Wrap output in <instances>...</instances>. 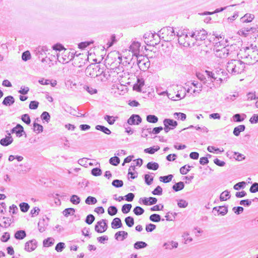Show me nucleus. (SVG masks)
Masks as SVG:
<instances>
[{
    "mask_svg": "<svg viewBox=\"0 0 258 258\" xmlns=\"http://www.w3.org/2000/svg\"><path fill=\"white\" fill-rule=\"evenodd\" d=\"M253 46L252 44L249 47H246L243 50H240V55L246 64H253L257 62L258 58V49Z\"/></svg>",
    "mask_w": 258,
    "mask_h": 258,
    "instance_id": "1",
    "label": "nucleus"
},
{
    "mask_svg": "<svg viewBox=\"0 0 258 258\" xmlns=\"http://www.w3.org/2000/svg\"><path fill=\"white\" fill-rule=\"evenodd\" d=\"M222 39L221 36L216 37L214 41H215L214 50L215 55L217 57L221 58H224L227 57L229 55H231L232 52L233 46H223L221 48H219V46H221V41Z\"/></svg>",
    "mask_w": 258,
    "mask_h": 258,
    "instance_id": "2",
    "label": "nucleus"
},
{
    "mask_svg": "<svg viewBox=\"0 0 258 258\" xmlns=\"http://www.w3.org/2000/svg\"><path fill=\"white\" fill-rule=\"evenodd\" d=\"M245 68V63L238 59H231L226 66L227 72L233 75L241 74L244 71Z\"/></svg>",
    "mask_w": 258,
    "mask_h": 258,
    "instance_id": "3",
    "label": "nucleus"
},
{
    "mask_svg": "<svg viewBox=\"0 0 258 258\" xmlns=\"http://www.w3.org/2000/svg\"><path fill=\"white\" fill-rule=\"evenodd\" d=\"M176 36L178 37V43L180 45L184 47H189L194 45L195 41L190 37V34L188 32L187 30H179L176 31Z\"/></svg>",
    "mask_w": 258,
    "mask_h": 258,
    "instance_id": "4",
    "label": "nucleus"
},
{
    "mask_svg": "<svg viewBox=\"0 0 258 258\" xmlns=\"http://www.w3.org/2000/svg\"><path fill=\"white\" fill-rule=\"evenodd\" d=\"M176 36V31L175 32L173 28L170 27H164L159 32V37L166 42L173 40Z\"/></svg>",
    "mask_w": 258,
    "mask_h": 258,
    "instance_id": "5",
    "label": "nucleus"
},
{
    "mask_svg": "<svg viewBox=\"0 0 258 258\" xmlns=\"http://www.w3.org/2000/svg\"><path fill=\"white\" fill-rule=\"evenodd\" d=\"M102 69L100 68L99 65L92 64L88 66L85 71L86 74L88 76L92 78L98 77L102 72H101Z\"/></svg>",
    "mask_w": 258,
    "mask_h": 258,
    "instance_id": "6",
    "label": "nucleus"
},
{
    "mask_svg": "<svg viewBox=\"0 0 258 258\" xmlns=\"http://www.w3.org/2000/svg\"><path fill=\"white\" fill-rule=\"evenodd\" d=\"M175 87L177 88L176 90H177V93L176 95V98H177V99L175 98L174 97H171V94L166 92L168 97L174 101L184 98L186 96L185 89L181 86L176 85Z\"/></svg>",
    "mask_w": 258,
    "mask_h": 258,
    "instance_id": "7",
    "label": "nucleus"
},
{
    "mask_svg": "<svg viewBox=\"0 0 258 258\" xmlns=\"http://www.w3.org/2000/svg\"><path fill=\"white\" fill-rule=\"evenodd\" d=\"M207 32L204 29L197 30L190 33V37L194 41L205 40L207 37Z\"/></svg>",
    "mask_w": 258,
    "mask_h": 258,
    "instance_id": "8",
    "label": "nucleus"
},
{
    "mask_svg": "<svg viewBox=\"0 0 258 258\" xmlns=\"http://www.w3.org/2000/svg\"><path fill=\"white\" fill-rule=\"evenodd\" d=\"M257 31V28L255 27H247L243 28L238 32L239 35L246 37L249 34L253 33Z\"/></svg>",
    "mask_w": 258,
    "mask_h": 258,
    "instance_id": "9",
    "label": "nucleus"
},
{
    "mask_svg": "<svg viewBox=\"0 0 258 258\" xmlns=\"http://www.w3.org/2000/svg\"><path fill=\"white\" fill-rule=\"evenodd\" d=\"M163 130V128L162 126L156 127H154L152 130L151 128H146V127H144L142 129V135L141 136L143 138H147L148 136V134H144L145 131L146 130L149 134H153L155 135L159 134L161 131Z\"/></svg>",
    "mask_w": 258,
    "mask_h": 258,
    "instance_id": "10",
    "label": "nucleus"
},
{
    "mask_svg": "<svg viewBox=\"0 0 258 258\" xmlns=\"http://www.w3.org/2000/svg\"><path fill=\"white\" fill-rule=\"evenodd\" d=\"M107 229L106 220L102 219L98 221L95 226V230L98 233H102Z\"/></svg>",
    "mask_w": 258,
    "mask_h": 258,
    "instance_id": "11",
    "label": "nucleus"
},
{
    "mask_svg": "<svg viewBox=\"0 0 258 258\" xmlns=\"http://www.w3.org/2000/svg\"><path fill=\"white\" fill-rule=\"evenodd\" d=\"M142 118L137 114H133L127 120L130 125H138L142 122Z\"/></svg>",
    "mask_w": 258,
    "mask_h": 258,
    "instance_id": "12",
    "label": "nucleus"
},
{
    "mask_svg": "<svg viewBox=\"0 0 258 258\" xmlns=\"http://www.w3.org/2000/svg\"><path fill=\"white\" fill-rule=\"evenodd\" d=\"M140 43L138 42L134 41L130 46V51L133 53V55L138 56L140 52Z\"/></svg>",
    "mask_w": 258,
    "mask_h": 258,
    "instance_id": "13",
    "label": "nucleus"
},
{
    "mask_svg": "<svg viewBox=\"0 0 258 258\" xmlns=\"http://www.w3.org/2000/svg\"><path fill=\"white\" fill-rule=\"evenodd\" d=\"M37 247V241L35 239L29 240L25 243V250L28 252L34 250Z\"/></svg>",
    "mask_w": 258,
    "mask_h": 258,
    "instance_id": "14",
    "label": "nucleus"
},
{
    "mask_svg": "<svg viewBox=\"0 0 258 258\" xmlns=\"http://www.w3.org/2000/svg\"><path fill=\"white\" fill-rule=\"evenodd\" d=\"M140 200L142 201L145 205H152L155 204L157 202V199L153 197L141 198Z\"/></svg>",
    "mask_w": 258,
    "mask_h": 258,
    "instance_id": "15",
    "label": "nucleus"
},
{
    "mask_svg": "<svg viewBox=\"0 0 258 258\" xmlns=\"http://www.w3.org/2000/svg\"><path fill=\"white\" fill-rule=\"evenodd\" d=\"M23 132H24L23 127L20 124H17V125L11 130L12 134L15 133L19 137L22 136V133Z\"/></svg>",
    "mask_w": 258,
    "mask_h": 258,
    "instance_id": "16",
    "label": "nucleus"
},
{
    "mask_svg": "<svg viewBox=\"0 0 258 258\" xmlns=\"http://www.w3.org/2000/svg\"><path fill=\"white\" fill-rule=\"evenodd\" d=\"M164 125H167V126L170 127L171 129L173 130L177 125L176 121L172 119L166 118L163 120Z\"/></svg>",
    "mask_w": 258,
    "mask_h": 258,
    "instance_id": "17",
    "label": "nucleus"
},
{
    "mask_svg": "<svg viewBox=\"0 0 258 258\" xmlns=\"http://www.w3.org/2000/svg\"><path fill=\"white\" fill-rule=\"evenodd\" d=\"M9 136L5 138H3L0 141V144L3 146H7L10 145L13 141L12 137L11 136L10 134H8Z\"/></svg>",
    "mask_w": 258,
    "mask_h": 258,
    "instance_id": "18",
    "label": "nucleus"
},
{
    "mask_svg": "<svg viewBox=\"0 0 258 258\" xmlns=\"http://www.w3.org/2000/svg\"><path fill=\"white\" fill-rule=\"evenodd\" d=\"M138 64L141 70L145 71L149 68L150 62L149 60H147L146 62L140 60L138 61Z\"/></svg>",
    "mask_w": 258,
    "mask_h": 258,
    "instance_id": "19",
    "label": "nucleus"
},
{
    "mask_svg": "<svg viewBox=\"0 0 258 258\" xmlns=\"http://www.w3.org/2000/svg\"><path fill=\"white\" fill-rule=\"evenodd\" d=\"M101 72H102V73L100 74L98 77V80H100L102 82L106 81L110 77V75L109 74V72L108 71H104L103 69H102Z\"/></svg>",
    "mask_w": 258,
    "mask_h": 258,
    "instance_id": "20",
    "label": "nucleus"
},
{
    "mask_svg": "<svg viewBox=\"0 0 258 258\" xmlns=\"http://www.w3.org/2000/svg\"><path fill=\"white\" fill-rule=\"evenodd\" d=\"M15 102V99L12 96H8L5 97L2 102L6 106H11Z\"/></svg>",
    "mask_w": 258,
    "mask_h": 258,
    "instance_id": "21",
    "label": "nucleus"
},
{
    "mask_svg": "<svg viewBox=\"0 0 258 258\" xmlns=\"http://www.w3.org/2000/svg\"><path fill=\"white\" fill-rule=\"evenodd\" d=\"M192 85L197 89L193 90V94L195 96L199 95L202 90V84L194 82L192 83Z\"/></svg>",
    "mask_w": 258,
    "mask_h": 258,
    "instance_id": "22",
    "label": "nucleus"
},
{
    "mask_svg": "<svg viewBox=\"0 0 258 258\" xmlns=\"http://www.w3.org/2000/svg\"><path fill=\"white\" fill-rule=\"evenodd\" d=\"M128 234L127 232L124 231H120L117 232L115 234V238L116 240L119 239V237L121 236V238L120 239V240L122 241L125 239L127 237Z\"/></svg>",
    "mask_w": 258,
    "mask_h": 258,
    "instance_id": "23",
    "label": "nucleus"
},
{
    "mask_svg": "<svg viewBox=\"0 0 258 258\" xmlns=\"http://www.w3.org/2000/svg\"><path fill=\"white\" fill-rule=\"evenodd\" d=\"M122 226L121 220L119 218H115L111 222V227L113 229L120 228Z\"/></svg>",
    "mask_w": 258,
    "mask_h": 258,
    "instance_id": "24",
    "label": "nucleus"
},
{
    "mask_svg": "<svg viewBox=\"0 0 258 258\" xmlns=\"http://www.w3.org/2000/svg\"><path fill=\"white\" fill-rule=\"evenodd\" d=\"M213 211H217L219 214L224 216L227 213L228 209L227 207L225 206H219L218 207H214Z\"/></svg>",
    "mask_w": 258,
    "mask_h": 258,
    "instance_id": "25",
    "label": "nucleus"
},
{
    "mask_svg": "<svg viewBox=\"0 0 258 258\" xmlns=\"http://www.w3.org/2000/svg\"><path fill=\"white\" fill-rule=\"evenodd\" d=\"M163 246L165 247V249H172L173 248H176L177 247L178 243L175 241H172L171 242L165 243Z\"/></svg>",
    "mask_w": 258,
    "mask_h": 258,
    "instance_id": "26",
    "label": "nucleus"
},
{
    "mask_svg": "<svg viewBox=\"0 0 258 258\" xmlns=\"http://www.w3.org/2000/svg\"><path fill=\"white\" fill-rule=\"evenodd\" d=\"M245 128L244 125H239L234 128L233 134L235 136H238L241 132L244 131Z\"/></svg>",
    "mask_w": 258,
    "mask_h": 258,
    "instance_id": "27",
    "label": "nucleus"
},
{
    "mask_svg": "<svg viewBox=\"0 0 258 258\" xmlns=\"http://www.w3.org/2000/svg\"><path fill=\"white\" fill-rule=\"evenodd\" d=\"M254 16L250 14H246L241 18V21L243 23H248L252 21Z\"/></svg>",
    "mask_w": 258,
    "mask_h": 258,
    "instance_id": "28",
    "label": "nucleus"
},
{
    "mask_svg": "<svg viewBox=\"0 0 258 258\" xmlns=\"http://www.w3.org/2000/svg\"><path fill=\"white\" fill-rule=\"evenodd\" d=\"M26 236L25 231L22 230L17 231L15 234V238L17 239H23Z\"/></svg>",
    "mask_w": 258,
    "mask_h": 258,
    "instance_id": "29",
    "label": "nucleus"
},
{
    "mask_svg": "<svg viewBox=\"0 0 258 258\" xmlns=\"http://www.w3.org/2000/svg\"><path fill=\"white\" fill-rule=\"evenodd\" d=\"M95 128L97 130L102 132L106 135H110L111 134V131L109 130V129L103 125H97L95 126Z\"/></svg>",
    "mask_w": 258,
    "mask_h": 258,
    "instance_id": "30",
    "label": "nucleus"
},
{
    "mask_svg": "<svg viewBox=\"0 0 258 258\" xmlns=\"http://www.w3.org/2000/svg\"><path fill=\"white\" fill-rule=\"evenodd\" d=\"M184 187V183L182 181H180L174 184L172 186V188L175 191H178L183 189Z\"/></svg>",
    "mask_w": 258,
    "mask_h": 258,
    "instance_id": "31",
    "label": "nucleus"
},
{
    "mask_svg": "<svg viewBox=\"0 0 258 258\" xmlns=\"http://www.w3.org/2000/svg\"><path fill=\"white\" fill-rule=\"evenodd\" d=\"M47 225L46 224H45L44 219H42V220L39 221L38 223V227L39 231L40 232H44L46 228Z\"/></svg>",
    "mask_w": 258,
    "mask_h": 258,
    "instance_id": "32",
    "label": "nucleus"
},
{
    "mask_svg": "<svg viewBox=\"0 0 258 258\" xmlns=\"http://www.w3.org/2000/svg\"><path fill=\"white\" fill-rule=\"evenodd\" d=\"M230 198V192L228 190H225L222 192L220 196L221 201H225Z\"/></svg>",
    "mask_w": 258,
    "mask_h": 258,
    "instance_id": "33",
    "label": "nucleus"
},
{
    "mask_svg": "<svg viewBox=\"0 0 258 258\" xmlns=\"http://www.w3.org/2000/svg\"><path fill=\"white\" fill-rule=\"evenodd\" d=\"M48 51V48L46 46L38 47L35 50L37 54L43 55L46 54V52Z\"/></svg>",
    "mask_w": 258,
    "mask_h": 258,
    "instance_id": "34",
    "label": "nucleus"
},
{
    "mask_svg": "<svg viewBox=\"0 0 258 258\" xmlns=\"http://www.w3.org/2000/svg\"><path fill=\"white\" fill-rule=\"evenodd\" d=\"M57 56L58 60L62 63H67L71 60V59L69 58L68 56L67 57L66 55L63 56L62 54H58Z\"/></svg>",
    "mask_w": 258,
    "mask_h": 258,
    "instance_id": "35",
    "label": "nucleus"
},
{
    "mask_svg": "<svg viewBox=\"0 0 258 258\" xmlns=\"http://www.w3.org/2000/svg\"><path fill=\"white\" fill-rule=\"evenodd\" d=\"M147 246V244L144 241H137L134 245V248L137 249L143 248Z\"/></svg>",
    "mask_w": 258,
    "mask_h": 258,
    "instance_id": "36",
    "label": "nucleus"
},
{
    "mask_svg": "<svg viewBox=\"0 0 258 258\" xmlns=\"http://www.w3.org/2000/svg\"><path fill=\"white\" fill-rule=\"evenodd\" d=\"M149 219L151 221L154 222H158L160 220H162V221L164 220V219H161V216L157 214H153L151 215L149 217Z\"/></svg>",
    "mask_w": 258,
    "mask_h": 258,
    "instance_id": "37",
    "label": "nucleus"
},
{
    "mask_svg": "<svg viewBox=\"0 0 258 258\" xmlns=\"http://www.w3.org/2000/svg\"><path fill=\"white\" fill-rule=\"evenodd\" d=\"M146 166L148 169L156 170L158 169L159 164L156 162H150Z\"/></svg>",
    "mask_w": 258,
    "mask_h": 258,
    "instance_id": "38",
    "label": "nucleus"
},
{
    "mask_svg": "<svg viewBox=\"0 0 258 258\" xmlns=\"http://www.w3.org/2000/svg\"><path fill=\"white\" fill-rule=\"evenodd\" d=\"M173 176L172 174H169L167 176H160L159 180L164 183H167L172 180Z\"/></svg>",
    "mask_w": 258,
    "mask_h": 258,
    "instance_id": "39",
    "label": "nucleus"
},
{
    "mask_svg": "<svg viewBox=\"0 0 258 258\" xmlns=\"http://www.w3.org/2000/svg\"><path fill=\"white\" fill-rule=\"evenodd\" d=\"M146 120L150 123H155L158 122V118L155 115H148L146 117Z\"/></svg>",
    "mask_w": 258,
    "mask_h": 258,
    "instance_id": "40",
    "label": "nucleus"
},
{
    "mask_svg": "<svg viewBox=\"0 0 258 258\" xmlns=\"http://www.w3.org/2000/svg\"><path fill=\"white\" fill-rule=\"evenodd\" d=\"M160 149V147L158 146L153 147H150L149 148L145 149L144 150V152L146 153H149L150 154H154L155 152L158 151Z\"/></svg>",
    "mask_w": 258,
    "mask_h": 258,
    "instance_id": "41",
    "label": "nucleus"
},
{
    "mask_svg": "<svg viewBox=\"0 0 258 258\" xmlns=\"http://www.w3.org/2000/svg\"><path fill=\"white\" fill-rule=\"evenodd\" d=\"M54 239L51 237L47 238L43 240V245L45 247L50 246L54 243Z\"/></svg>",
    "mask_w": 258,
    "mask_h": 258,
    "instance_id": "42",
    "label": "nucleus"
},
{
    "mask_svg": "<svg viewBox=\"0 0 258 258\" xmlns=\"http://www.w3.org/2000/svg\"><path fill=\"white\" fill-rule=\"evenodd\" d=\"M75 212V210L74 208H67L66 209L63 211V214L64 216L68 217L69 215H74Z\"/></svg>",
    "mask_w": 258,
    "mask_h": 258,
    "instance_id": "43",
    "label": "nucleus"
},
{
    "mask_svg": "<svg viewBox=\"0 0 258 258\" xmlns=\"http://www.w3.org/2000/svg\"><path fill=\"white\" fill-rule=\"evenodd\" d=\"M192 167L191 166L185 165L180 168V172L181 174H186L189 171L190 169Z\"/></svg>",
    "mask_w": 258,
    "mask_h": 258,
    "instance_id": "44",
    "label": "nucleus"
},
{
    "mask_svg": "<svg viewBox=\"0 0 258 258\" xmlns=\"http://www.w3.org/2000/svg\"><path fill=\"white\" fill-rule=\"evenodd\" d=\"M173 115L176 119H180L182 121L185 120L186 117V114L181 112H175Z\"/></svg>",
    "mask_w": 258,
    "mask_h": 258,
    "instance_id": "45",
    "label": "nucleus"
},
{
    "mask_svg": "<svg viewBox=\"0 0 258 258\" xmlns=\"http://www.w3.org/2000/svg\"><path fill=\"white\" fill-rule=\"evenodd\" d=\"M124 221L126 225L129 227H132L134 224V219L132 217H126Z\"/></svg>",
    "mask_w": 258,
    "mask_h": 258,
    "instance_id": "46",
    "label": "nucleus"
},
{
    "mask_svg": "<svg viewBox=\"0 0 258 258\" xmlns=\"http://www.w3.org/2000/svg\"><path fill=\"white\" fill-rule=\"evenodd\" d=\"M257 199V198H255L254 199L252 200H243L240 201V204L241 205H243L244 206H249L252 203V201H254L255 200Z\"/></svg>",
    "mask_w": 258,
    "mask_h": 258,
    "instance_id": "47",
    "label": "nucleus"
},
{
    "mask_svg": "<svg viewBox=\"0 0 258 258\" xmlns=\"http://www.w3.org/2000/svg\"><path fill=\"white\" fill-rule=\"evenodd\" d=\"M132 206L131 204H126L122 206L121 208L122 212L123 214L128 213L131 210Z\"/></svg>",
    "mask_w": 258,
    "mask_h": 258,
    "instance_id": "48",
    "label": "nucleus"
},
{
    "mask_svg": "<svg viewBox=\"0 0 258 258\" xmlns=\"http://www.w3.org/2000/svg\"><path fill=\"white\" fill-rule=\"evenodd\" d=\"M85 202L88 205H94L97 203V200L94 197L89 196L86 199Z\"/></svg>",
    "mask_w": 258,
    "mask_h": 258,
    "instance_id": "49",
    "label": "nucleus"
},
{
    "mask_svg": "<svg viewBox=\"0 0 258 258\" xmlns=\"http://www.w3.org/2000/svg\"><path fill=\"white\" fill-rule=\"evenodd\" d=\"M104 118L110 125L113 124L115 121V117L112 116L106 115L104 116Z\"/></svg>",
    "mask_w": 258,
    "mask_h": 258,
    "instance_id": "50",
    "label": "nucleus"
},
{
    "mask_svg": "<svg viewBox=\"0 0 258 258\" xmlns=\"http://www.w3.org/2000/svg\"><path fill=\"white\" fill-rule=\"evenodd\" d=\"M80 198L77 195H74L72 196L70 201L73 204L78 205L80 203Z\"/></svg>",
    "mask_w": 258,
    "mask_h": 258,
    "instance_id": "51",
    "label": "nucleus"
},
{
    "mask_svg": "<svg viewBox=\"0 0 258 258\" xmlns=\"http://www.w3.org/2000/svg\"><path fill=\"white\" fill-rule=\"evenodd\" d=\"M117 212V209L114 206H110L108 209V213L110 216L115 215Z\"/></svg>",
    "mask_w": 258,
    "mask_h": 258,
    "instance_id": "52",
    "label": "nucleus"
},
{
    "mask_svg": "<svg viewBox=\"0 0 258 258\" xmlns=\"http://www.w3.org/2000/svg\"><path fill=\"white\" fill-rule=\"evenodd\" d=\"M119 162H120V159L118 157H117L116 156L111 157L109 159L110 164H111L113 165H114V166H117L118 164H119Z\"/></svg>",
    "mask_w": 258,
    "mask_h": 258,
    "instance_id": "53",
    "label": "nucleus"
},
{
    "mask_svg": "<svg viewBox=\"0 0 258 258\" xmlns=\"http://www.w3.org/2000/svg\"><path fill=\"white\" fill-rule=\"evenodd\" d=\"M134 213L137 216L141 215L144 213V210L139 206L136 207L133 210Z\"/></svg>",
    "mask_w": 258,
    "mask_h": 258,
    "instance_id": "54",
    "label": "nucleus"
},
{
    "mask_svg": "<svg viewBox=\"0 0 258 258\" xmlns=\"http://www.w3.org/2000/svg\"><path fill=\"white\" fill-rule=\"evenodd\" d=\"M20 210L23 212H26L29 209V206L28 204L26 203H22L19 205Z\"/></svg>",
    "mask_w": 258,
    "mask_h": 258,
    "instance_id": "55",
    "label": "nucleus"
},
{
    "mask_svg": "<svg viewBox=\"0 0 258 258\" xmlns=\"http://www.w3.org/2000/svg\"><path fill=\"white\" fill-rule=\"evenodd\" d=\"M123 181L119 179H115L112 182V185L115 187H121L123 186Z\"/></svg>",
    "mask_w": 258,
    "mask_h": 258,
    "instance_id": "56",
    "label": "nucleus"
},
{
    "mask_svg": "<svg viewBox=\"0 0 258 258\" xmlns=\"http://www.w3.org/2000/svg\"><path fill=\"white\" fill-rule=\"evenodd\" d=\"M10 220L9 218L3 217L2 219V224H1V226L4 227L5 228L8 227L10 226Z\"/></svg>",
    "mask_w": 258,
    "mask_h": 258,
    "instance_id": "57",
    "label": "nucleus"
},
{
    "mask_svg": "<svg viewBox=\"0 0 258 258\" xmlns=\"http://www.w3.org/2000/svg\"><path fill=\"white\" fill-rule=\"evenodd\" d=\"M33 127H34V131L35 132H37V133H39L40 132H42L43 131V126L36 122H34L33 123Z\"/></svg>",
    "mask_w": 258,
    "mask_h": 258,
    "instance_id": "58",
    "label": "nucleus"
},
{
    "mask_svg": "<svg viewBox=\"0 0 258 258\" xmlns=\"http://www.w3.org/2000/svg\"><path fill=\"white\" fill-rule=\"evenodd\" d=\"M84 89L86 90L88 93H89L90 94H96L97 92V89L93 88L90 86H85L84 87Z\"/></svg>",
    "mask_w": 258,
    "mask_h": 258,
    "instance_id": "59",
    "label": "nucleus"
},
{
    "mask_svg": "<svg viewBox=\"0 0 258 258\" xmlns=\"http://www.w3.org/2000/svg\"><path fill=\"white\" fill-rule=\"evenodd\" d=\"M246 184V183L244 181H241L235 184L233 188L235 190H239L241 188H243Z\"/></svg>",
    "mask_w": 258,
    "mask_h": 258,
    "instance_id": "60",
    "label": "nucleus"
},
{
    "mask_svg": "<svg viewBox=\"0 0 258 258\" xmlns=\"http://www.w3.org/2000/svg\"><path fill=\"white\" fill-rule=\"evenodd\" d=\"M152 193L154 195L160 196L162 194V188L160 186L158 185L152 191Z\"/></svg>",
    "mask_w": 258,
    "mask_h": 258,
    "instance_id": "61",
    "label": "nucleus"
},
{
    "mask_svg": "<svg viewBox=\"0 0 258 258\" xmlns=\"http://www.w3.org/2000/svg\"><path fill=\"white\" fill-rule=\"evenodd\" d=\"M65 247V244L63 242H59L55 246V249L57 252H61Z\"/></svg>",
    "mask_w": 258,
    "mask_h": 258,
    "instance_id": "62",
    "label": "nucleus"
},
{
    "mask_svg": "<svg viewBox=\"0 0 258 258\" xmlns=\"http://www.w3.org/2000/svg\"><path fill=\"white\" fill-rule=\"evenodd\" d=\"M21 119L27 124H29L31 122V119L28 114H25L22 115Z\"/></svg>",
    "mask_w": 258,
    "mask_h": 258,
    "instance_id": "63",
    "label": "nucleus"
},
{
    "mask_svg": "<svg viewBox=\"0 0 258 258\" xmlns=\"http://www.w3.org/2000/svg\"><path fill=\"white\" fill-rule=\"evenodd\" d=\"M249 191L251 193H254L258 191V183L254 182L250 187Z\"/></svg>",
    "mask_w": 258,
    "mask_h": 258,
    "instance_id": "64",
    "label": "nucleus"
}]
</instances>
